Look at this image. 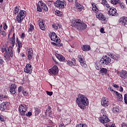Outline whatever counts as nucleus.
<instances>
[{
    "label": "nucleus",
    "instance_id": "f257e3e1",
    "mask_svg": "<svg viewBox=\"0 0 127 127\" xmlns=\"http://www.w3.org/2000/svg\"><path fill=\"white\" fill-rule=\"evenodd\" d=\"M76 103L82 110L86 109V106H89V99L81 94H79L76 98Z\"/></svg>",
    "mask_w": 127,
    "mask_h": 127
},
{
    "label": "nucleus",
    "instance_id": "f03ea898",
    "mask_svg": "<svg viewBox=\"0 0 127 127\" xmlns=\"http://www.w3.org/2000/svg\"><path fill=\"white\" fill-rule=\"evenodd\" d=\"M18 11L19 13H18ZM13 13L16 16V20L18 23H21L22 21H23V19L25 18V16H26V11L23 10H20L19 11V7L16 6L14 10Z\"/></svg>",
    "mask_w": 127,
    "mask_h": 127
},
{
    "label": "nucleus",
    "instance_id": "7ed1b4c3",
    "mask_svg": "<svg viewBox=\"0 0 127 127\" xmlns=\"http://www.w3.org/2000/svg\"><path fill=\"white\" fill-rule=\"evenodd\" d=\"M107 55L108 56H103L100 62L103 66H107V65H109V64L111 63V61H112L111 58L114 60H118V57L115 55L114 54L108 53ZM110 57H111V58H110Z\"/></svg>",
    "mask_w": 127,
    "mask_h": 127
},
{
    "label": "nucleus",
    "instance_id": "20e7f679",
    "mask_svg": "<svg viewBox=\"0 0 127 127\" xmlns=\"http://www.w3.org/2000/svg\"><path fill=\"white\" fill-rule=\"evenodd\" d=\"M71 25V26H75L77 30H78L80 32L84 31L87 28V24L84 22H81V20L77 19L72 20Z\"/></svg>",
    "mask_w": 127,
    "mask_h": 127
},
{
    "label": "nucleus",
    "instance_id": "39448f33",
    "mask_svg": "<svg viewBox=\"0 0 127 127\" xmlns=\"http://www.w3.org/2000/svg\"><path fill=\"white\" fill-rule=\"evenodd\" d=\"M10 43L11 44V46H9L8 48V53L9 54L10 57L12 58L13 57V51H12V48H13V46L15 44V33L13 34V36L10 38Z\"/></svg>",
    "mask_w": 127,
    "mask_h": 127
},
{
    "label": "nucleus",
    "instance_id": "423d86ee",
    "mask_svg": "<svg viewBox=\"0 0 127 127\" xmlns=\"http://www.w3.org/2000/svg\"><path fill=\"white\" fill-rule=\"evenodd\" d=\"M54 4L56 7L62 9L63 8H64L65 6H66L67 5V2H66V1L64 0H58L55 2Z\"/></svg>",
    "mask_w": 127,
    "mask_h": 127
},
{
    "label": "nucleus",
    "instance_id": "0eeeda50",
    "mask_svg": "<svg viewBox=\"0 0 127 127\" xmlns=\"http://www.w3.org/2000/svg\"><path fill=\"white\" fill-rule=\"evenodd\" d=\"M9 106H10V103L9 102L2 103L0 105V111L5 112L6 110H9Z\"/></svg>",
    "mask_w": 127,
    "mask_h": 127
},
{
    "label": "nucleus",
    "instance_id": "6e6552de",
    "mask_svg": "<svg viewBox=\"0 0 127 127\" xmlns=\"http://www.w3.org/2000/svg\"><path fill=\"white\" fill-rule=\"evenodd\" d=\"M96 17L102 21V23H107V18L101 12H97L95 14Z\"/></svg>",
    "mask_w": 127,
    "mask_h": 127
},
{
    "label": "nucleus",
    "instance_id": "1a4fd4ad",
    "mask_svg": "<svg viewBox=\"0 0 127 127\" xmlns=\"http://www.w3.org/2000/svg\"><path fill=\"white\" fill-rule=\"evenodd\" d=\"M26 110H27V107H26V105L24 104L20 105L18 111L20 112L21 116H25Z\"/></svg>",
    "mask_w": 127,
    "mask_h": 127
},
{
    "label": "nucleus",
    "instance_id": "9d476101",
    "mask_svg": "<svg viewBox=\"0 0 127 127\" xmlns=\"http://www.w3.org/2000/svg\"><path fill=\"white\" fill-rule=\"evenodd\" d=\"M59 72V69L57 65H54L52 68L49 70V73L51 75H57Z\"/></svg>",
    "mask_w": 127,
    "mask_h": 127
},
{
    "label": "nucleus",
    "instance_id": "9b49d317",
    "mask_svg": "<svg viewBox=\"0 0 127 127\" xmlns=\"http://www.w3.org/2000/svg\"><path fill=\"white\" fill-rule=\"evenodd\" d=\"M99 120L100 123L104 124V125H105V124H107V123H109V122H110L111 121L109 119L108 116L105 114H103L102 117L99 118Z\"/></svg>",
    "mask_w": 127,
    "mask_h": 127
},
{
    "label": "nucleus",
    "instance_id": "f8f14e48",
    "mask_svg": "<svg viewBox=\"0 0 127 127\" xmlns=\"http://www.w3.org/2000/svg\"><path fill=\"white\" fill-rule=\"evenodd\" d=\"M51 36L50 35V37L52 41H54L55 42H57V43H59L60 42V40H59V37L57 36L56 33L55 32H52L51 33Z\"/></svg>",
    "mask_w": 127,
    "mask_h": 127
},
{
    "label": "nucleus",
    "instance_id": "ddd939ff",
    "mask_svg": "<svg viewBox=\"0 0 127 127\" xmlns=\"http://www.w3.org/2000/svg\"><path fill=\"white\" fill-rule=\"evenodd\" d=\"M24 71L27 74H31L32 72V66L31 64H27L26 67L24 68Z\"/></svg>",
    "mask_w": 127,
    "mask_h": 127
},
{
    "label": "nucleus",
    "instance_id": "4468645a",
    "mask_svg": "<svg viewBox=\"0 0 127 127\" xmlns=\"http://www.w3.org/2000/svg\"><path fill=\"white\" fill-rule=\"evenodd\" d=\"M78 58L82 67H83V68H86V67H87V64H86L85 59H84V58H81L80 55H78Z\"/></svg>",
    "mask_w": 127,
    "mask_h": 127
},
{
    "label": "nucleus",
    "instance_id": "2eb2a0df",
    "mask_svg": "<svg viewBox=\"0 0 127 127\" xmlns=\"http://www.w3.org/2000/svg\"><path fill=\"white\" fill-rule=\"evenodd\" d=\"M9 88L10 93H11V94H13V95H14V94H15L16 93L15 89H16V85H15V84L14 83H12L10 86Z\"/></svg>",
    "mask_w": 127,
    "mask_h": 127
},
{
    "label": "nucleus",
    "instance_id": "dca6fc26",
    "mask_svg": "<svg viewBox=\"0 0 127 127\" xmlns=\"http://www.w3.org/2000/svg\"><path fill=\"white\" fill-rule=\"evenodd\" d=\"M108 13L110 15H112V16H116V15L118 14V13H117V9L115 8H110Z\"/></svg>",
    "mask_w": 127,
    "mask_h": 127
},
{
    "label": "nucleus",
    "instance_id": "f3484780",
    "mask_svg": "<svg viewBox=\"0 0 127 127\" xmlns=\"http://www.w3.org/2000/svg\"><path fill=\"white\" fill-rule=\"evenodd\" d=\"M55 55L57 59H58V60H59V61H60L61 62H64V61L66 60L65 57H64L62 55H60L59 54H58L57 53H55Z\"/></svg>",
    "mask_w": 127,
    "mask_h": 127
},
{
    "label": "nucleus",
    "instance_id": "a211bd4d",
    "mask_svg": "<svg viewBox=\"0 0 127 127\" xmlns=\"http://www.w3.org/2000/svg\"><path fill=\"white\" fill-rule=\"evenodd\" d=\"M1 52L2 53L5 52V53H4V57L5 58V59H8V60H10V57H9V55H8V53H7V51L6 50V48H5V47L1 49Z\"/></svg>",
    "mask_w": 127,
    "mask_h": 127
},
{
    "label": "nucleus",
    "instance_id": "6ab92c4d",
    "mask_svg": "<svg viewBox=\"0 0 127 127\" xmlns=\"http://www.w3.org/2000/svg\"><path fill=\"white\" fill-rule=\"evenodd\" d=\"M120 76L122 79H127V71L126 70H122L121 72L119 73Z\"/></svg>",
    "mask_w": 127,
    "mask_h": 127
},
{
    "label": "nucleus",
    "instance_id": "aec40b11",
    "mask_svg": "<svg viewBox=\"0 0 127 127\" xmlns=\"http://www.w3.org/2000/svg\"><path fill=\"white\" fill-rule=\"evenodd\" d=\"M120 23H122L125 26L127 24V17H122L119 20Z\"/></svg>",
    "mask_w": 127,
    "mask_h": 127
},
{
    "label": "nucleus",
    "instance_id": "412c9836",
    "mask_svg": "<svg viewBox=\"0 0 127 127\" xmlns=\"http://www.w3.org/2000/svg\"><path fill=\"white\" fill-rule=\"evenodd\" d=\"M101 105L103 107H108L110 105V103L109 101L106 100V98L103 97L101 100Z\"/></svg>",
    "mask_w": 127,
    "mask_h": 127
},
{
    "label": "nucleus",
    "instance_id": "4be33fe9",
    "mask_svg": "<svg viewBox=\"0 0 127 127\" xmlns=\"http://www.w3.org/2000/svg\"><path fill=\"white\" fill-rule=\"evenodd\" d=\"M32 56H33V51H32V48H30L27 54L28 60H31V59H32Z\"/></svg>",
    "mask_w": 127,
    "mask_h": 127
},
{
    "label": "nucleus",
    "instance_id": "5701e85b",
    "mask_svg": "<svg viewBox=\"0 0 127 127\" xmlns=\"http://www.w3.org/2000/svg\"><path fill=\"white\" fill-rule=\"evenodd\" d=\"M83 51H90L91 50V47L89 45H83L81 47Z\"/></svg>",
    "mask_w": 127,
    "mask_h": 127
},
{
    "label": "nucleus",
    "instance_id": "b1692460",
    "mask_svg": "<svg viewBox=\"0 0 127 127\" xmlns=\"http://www.w3.org/2000/svg\"><path fill=\"white\" fill-rule=\"evenodd\" d=\"M52 27L54 28V29H55V30H58V29H60L62 26H61V24H58V23H54L52 25Z\"/></svg>",
    "mask_w": 127,
    "mask_h": 127
},
{
    "label": "nucleus",
    "instance_id": "393cba45",
    "mask_svg": "<svg viewBox=\"0 0 127 127\" xmlns=\"http://www.w3.org/2000/svg\"><path fill=\"white\" fill-rule=\"evenodd\" d=\"M100 74H102V75H107V73H108V69L102 67L100 70L99 71Z\"/></svg>",
    "mask_w": 127,
    "mask_h": 127
},
{
    "label": "nucleus",
    "instance_id": "a878e982",
    "mask_svg": "<svg viewBox=\"0 0 127 127\" xmlns=\"http://www.w3.org/2000/svg\"><path fill=\"white\" fill-rule=\"evenodd\" d=\"M91 4L92 6V10L94 12H98V11H99V9H98V7H97V4L93 2Z\"/></svg>",
    "mask_w": 127,
    "mask_h": 127
},
{
    "label": "nucleus",
    "instance_id": "bb28decb",
    "mask_svg": "<svg viewBox=\"0 0 127 127\" xmlns=\"http://www.w3.org/2000/svg\"><path fill=\"white\" fill-rule=\"evenodd\" d=\"M39 26L40 28L42 30H45L46 28L45 24H44V23H43V22H40L39 23Z\"/></svg>",
    "mask_w": 127,
    "mask_h": 127
},
{
    "label": "nucleus",
    "instance_id": "cd10ccee",
    "mask_svg": "<svg viewBox=\"0 0 127 127\" xmlns=\"http://www.w3.org/2000/svg\"><path fill=\"white\" fill-rule=\"evenodd\" d=\"M115 92H116V96H117V99L118 101H123V95L119 93V92H118L117 91V92L115 91Z\"/></svg>",
    "mask_w": 127,
    "mask_h": 127
},
{
    "label": "nucleus",
    "instance_id": "c85d7f7f",
    "mask_svg": "<svg viewBox=\"0 0 127 127\" xmlns=\"http://www.w3.org/2000/svg\"><path fill=\"white\" fill-rule=\"evenodd\" d=\"M8 98V96L6 95L0 94V99H3L4 101H7Z\"/></svg>",
    "mask_w": 127,
    "mask_h": 127
},
{
    "label": "nucleus",
    "instance_id": "c756f323",
    "mask_svg": "<svg viewBox=\"0 0 127 127\" xmlns=\"http://www.w3.org/2000/svg\"><path fill=\"white\" fill-rule=\"evenodd\" d=\"M16 42H17L18 47L22 48V43H21V41H19L18 39V37H17L16 39Z\"/></svg>",
    "mask_w": 127,
    "mask_h": 127
},
{
    "label": "nucleus",
    "instance_id": "7c9ffc66",
    "mask_svg": "<svg viewBox=\"0 0 127 127\" xmlns=\"http://www.w3.org/2000/svg\"><path fill=\"white\" fill-rule=\"evenodd\" d=\"M35 109V115L38 116L40 114V109L38 108H34Z\"/></svg>",
    "mask_w": 127,
    "mask_h": 127
},
{
    "label": "nucleus",
    "instance_id": "2f4dec72",
    "mask_svg": "<svg viewBox=\"0 0 127 127\" xmlns=\"http://www.w3.org/2000/svg\"><path fill=\"white\" fill-rule=\"evenodd\" d=\"M66 64H67V65H68L69 66H70V67H72V66H75L76 65V63H74L73 64V62L70 61H66Z\"/></svg>",
    "mask_w": 127,
    "mask_h": 127
},
{
    "label": "nucleus",
    "instance_id": "473e14b6",
    "mask_svg": "<svg viewBox=\"0 0 127 127\" xmlns=\"http://www.w3.org/2000/svg\"><path fill=\"white\" fill-rule=\"evenodd\" d=\"M121 2V0H111V3L112 4H118V3H120Z\"/></svg>",
    "mask_w": 127,
    "mask_h": 127
},
{
    "label": "nucleus",
    "instance_id": "72a5a7b5",
    "mask_svg": "<svg viewBox=\"0 0 127 127\" xmlns=\"http://www.w3.org/2000/svg\"><path fill=\"white\" fill-rule=\"evenodd\" d=\"M37 10L39 12H41V11H42V7L40 6L39 4H38L37 5Z\"/></svg>",
    "mask_w": 127,
    "mask_h": 127
},
{
    "label": "nucleus",
    "instance_id": "f704fd0d",
    "mask_svg": "<svg viewBox=\"0 0 127 127\" xmlns=\"http://www.w3.org/2000/svg\"><path fill=\"white\" fill-rule=\"evenodd\" d=\"M75 4L77 8H79L80 9H83V8H84V6L80 4V3H76Z\"/></svg>",
    "mask_w": 127,
    "mask_h": 127
},
{
    "label": "nucleus",
    "instance_id": "c9c22d12",
    "mask_svg": "<svg viewBox=\"0 0 127 127\" xmlns=\"http://www.w3.org/2000/svg\"><path fill=\"white\" fill-rule=\"evenodd\" d=\"M113 112L115 114H116V113H119V112H120V109L118 107H114L113 109Z\"/></svg>",
    "mask_w": 127,
    "mask_h": 127
},
{
    "label": "nucleus",
    "instance_id": "e433bc0d",
    "mask_svg": "<svg viewBox=\"0 0 127 127\" xmlns=\"http://www.w3.org/2000/svg\"><path fill=\"white\" fill-rule=\"evenodd\" d=\"M76 127H87V126L86 124H79L76 125Z\"/></svg>",
    "mask_w": 127,
    "mask_h": 127
},
{
    "label": "nucleus",
    "instance_id": "4c0bfd02",
    "mask_svg": "<svg viewBox=\"0 0 127 127\" xmlns=\"http://www.w3.org/2000/svg\"><path fill=\"white\" fill-rule=\"evenodd\" d=\"M33 29H34V26L31 24L30 27L28 30L29 32H32V30H33Z\"/></svg>",
    "mask_w": 127,
    "mask_h": 127
},
{
    "label": "nucleus",
    "instance_id": "58836bf2",
    "mask_svg": "<svg viewBox=\"0 0 127 127\" xmlns=\"http://www.w3.org/2000/svg\"><path fill=\"white\" fill-rule=\"evenodd\" d=\"M42 9L45 10V11H48V7L46 5H45L43 7H42Z\"/></svg>",
    "mask_w": 127,
    "mask_h": 127
},
{
    "label": "nucleus",
    "instance_id": "ea45409f",
    "mask_svg": "<svg viewBox=\"0 0 127 127\" xmlns=\"http://www.w3.org/2000/svg\"><path fill=\"white\" fill-rule=\"evenodd\" d=\"M3 59H2V58L1 57H0V64L2 66H4V64H3Z\"/></svg>",
    "mask_w": 127,
    "mask_h": 127
},
{
    "label": "nucleus",
    "instance_id": "a19ab883",
    "mask_svg": "<svg viewBox=\"0 0 127 127\" xmlns=\"http://www.w3.org/2000/svg\"><path fill=\"white\" fill-rule=\"evenodd\" d=\"M40 3V5L41 7H43L44 6H45L46 4H45L43 1H39V4Z\"/></svg>",
    "mask_w": 127,
    "mask_h": 127
},
{
    "label": "nucleus",
    "instance_id": "79ce46f5",
    "mask_svg": "<svg viewBox=\"0 0 127 127\" xmlns=\"http://www.w3.org/2000/svg\"><path fill=\"white\" fill-rule=\"evenodd\" d=\"M124 101L126 105H127V93L124 95Z\"/></svg>",
    "mask_w": 127,
    "mask_h": 127
},
{
    "label": "nucleus",
    "instance_id": "37998d69",
    "mask_svg": "<svg viewBox=\"0 0 127 127\" xmlns=\"http://www.w3.org/2000/svg\"><path fill=\"white\" fill-rule=\"evenodd\" d=\"M46 94L48 95V96H52V95H53V92H50V91H46Z\"/></svg>",
    "mask_w": 127,
    "mask_h": 127
},
{
    "label": "nucleus",
    "instance_id": "c03bdc74",
    "mask_svg": "<svg viewBox=\"0 0 127 127\" xmlns=\"http://www.w3.org/2000/svg\"><path fill=\"white\" fill-rule=\"evenodd\" d=\"M3 25L4 30H5L6 29H7V25H6V23H4L3 24Z\"/></svg>",
    "mask_w": 127,
    "mask_h": 127
},
{
    "label": "nucleus",
    "instance_id": "a18cd8bd",
    "mask_svg": "<svg viewBox=\"0 0 127 127\" xmlns=\"http://www.w3.org/2000/svg\"><path fill=\"white\" fill-rule=\"evenodd\" d=\"M51 44H52L53 45H56V46H60V45H60V42L58 43V44H56L54 42H52Z\"/></svg>",
    "mask_w": 127,
    "mask_h": 127
},
{
    "label": "nucleus",
    "instance_id": "49530a36",
    "mask_svg": "<svg viewBox=\"0 0 127 127\" xmlns=\"http://www.w3.org/2000/svg\"><path fill=\"white\" fill-rule=\"evenodd\" d=\"M22 94L24 96H27V95H28V93H27V91H25L24 90L22 91Z\"/></svg>",
    "mask_w": 127,
    "mask_h": 127
},
{
    "label": "nucleus",
    "instance_id": "de8ad7c7",
    "mask_svg": "<svg viewBox=\"0 0 127 127\" xmlns=\"http://www.w3.org/2000/svg\"><path fill=\"white\" fill-rule=\"evenodd\" d=\"M103 5H105L107 8H110V5L108 3V2L105 3V4H102Z\"/></svg>",
    "mask_w": 127,
    "mask_h": 127
},
{
    "label": "nucleus",
    "instance_id": "09e8293b",
    "mask_svg": "<svg viewBox=\"0 0 127 127\" xmlns=\"http://www.w3.org/2000/svg\"><path fill=\"white\" fill-rule=\"evenodd\" d=\"M21 91H22V87L19 86L18 88V93H20V92H21Z\"/></svg>",
    "mask_w": 127,
    "mask_h": 127
},
{
    "label": "nucleus",
    "instance_id": "8fccbe9b",
    "mask_svg": "<svg viewBox=\"0 0 127 127\" xmlns=\"http://www.w3.org/2000/svg\"><path fill=\"white\" fill-rule=\"evenodd\" d=\"M47 113H48V114H49V116L51 117V116L52 115V111L49 110V111H47Z\"/></svg>",
    "mask_w": 127,
    "mask_h": 127
},
{
    "label": "nucleus",
    "instance_id": "3c124183",
    "mask_svg": "<svg viewBox=\"0 0 127 127\" xmlns=\"http://www.w3.org/2000/svg\"><path fill=\"white\" fill-rule=\"evenodd\" d=\"M24 37H25V34L22 33L21 35V38H22V39H24Z\"/></svg>",
    "mask_w": 127,
    "mask_h": 127
},
{
    "label": "nucleus",
    "instance_id": "603ef678",
    "mask_svg": "<svg viewBox=\"0 0 127 127\" xmlns=\"http://www.w3.org/2000/svg\"><path fill=\"white\" fill-rule=\"evenodd\" d=\"M32 115V113L31 112H28V113L26 114L27 117H30Z\"/></svg>",
    "mask_w": 127,
    "mask_h": 127
},
{
    "label": "nucleus",
    "instance_id": "864d4df0",
    "mask_svg": "<svg viewBox=\"0 0 127 127\" xmlns=\"http://www.w3.org/2000/svg\"><path fill=\"white\" fill-rule=\"evenodd\" d=\"M0 121H1V122H3V121H4V119H3V116H2V115H0Z\"/></svg>",
    "mask_w": 127,
    "mask_h": 127
},
{
    "label": "nucleus",
    "instance_id": "5fc2aeb1",
    "mask_svg": "<svg viewBox=\"0 0 127 127\" xmlns=\"http://www.w3.org/2000/svg\"><path fill=\"white\" fill-rule=\"evenodd\" d=\"M56 14L58 16H61V14H60V11H57L56 12Z\"/></svg>",
    "mask_w": 127,
    "mask_h": 127
},
{
    "label": "nucleus",
    "instance_id": "6e6d98bb",
    "mask_svg": "<svg viewBox=\"0 0 127 127\" xmlns=\"http://www.w3.org/2000/svg\"><path fill=\"white\" fill-rule=\"evenodd\" d=\"M104 31H105V30L104 29V28H101L100 29V32L101 33H105V32H104Z\"/></svg>",
    "mask_w": 127,
    "mask_h": 127
},
{
    "label": "nucleus",
    "instance_id": "4d7b16f0",
    "mask_svg": "<svg viewBox=\"0 0 127 127\" xmlns=\"http://www.w3.org/2000/svg\"><path fill=\"white\" fill-rule=\"evenodd\" d=\"M113 87H114V88H117V89H118V88H119V85L116 84H113Z\"/></svg>",
    "mask_w": 127,
    "mask_h": 127
},
{
    "label": "nucleus",
    "instance_id": "13d9d810",
    "mask_svg": "<svg viewBox=\"0 0 127 127\" xmlns=\"http://www.w3.org/2000/svg\"><path fill=\"white\" fill-rule=\"evenodd\" d=\"M48 111H51V107H50V106H48V109L46 110L47 113Z\"/></svg>",
    "mask_w": 127,
    "mask_h": 127
},
{
    "label": "nucleus",
    "instance_id": "bf43d9fd",
    "mask_svg": "<svg viewBox=\"0 0 127 127\" xmlns=\"http://www.w3.org/2000/svg\"><path fill=\"white\" fill-rule=\"evenodd\" d=\"M122 127H127L126 123H123L122 124Z\"/></svg>",
    "mask_w": 127,
    "mask_h": 127
},
{
    "label": "nucleus",
    "instance_id": "052dcab7",
    "mask_svg": "<svg viewBox=\"0 0 127 127\" xmlns=\"http://www.w3.org/2000/svg\"><path fill=\"white\" fill-rule=\"evenodd\" d=\"M106 2H107V0H102V4H106Z\"/></svg>",
    "mask_w": 127,
    "mask_h": 127
},
{
    "label": "nucleus",
    "instance_id": "680f3d73",
    "mask_svg": "<svg viewBox=\"0 0 127 127\" xmlns=\"http://www.w3.org/2000/svg\"><path fill=\"white\" fill-rule=\"evenodd\" d=\"M108 90H109V91H111L112 92H114V89H113L111 87H109L108 88Z\"/></svg>",
    "mask_w": 127,
    "mask_h": 127
},
{
    "label": "nucleus",
    "instance_id": "e2e57ef3",
    "mask_svg": "<svg viewBox=\"0 0 127 127\" xmlns=\"http://www.w3.org/2000/svg\"><path fill=\"white\" fill-rule=\"evenodd\" d=\"M95 68H96V70H100V69H101V67H100V66H98V65H97V66L95 67Z\"/></svg>",
    "mask_w": 127,
    "mask_h": 127
},
{
    "label": "nucleus",
    "instance_id": "0e129e2a",
    "mask_svg": "<svg viewBox=\"0 0 127 127\" xmlns=\"http://www.w3.org/2000/svg\"><path fill=\"white\" fill-rule=\"evenodd\" d=\"M120 5L121 7H122V8H125V6L124 5H123V3L120 4Z\"/></svg>",
    "mask_w": 127,
    "mask_h": 127
},
{
    "label": "nucleus",
    "instance_id": "69168bd1",
    "mask_svg": "<svg viewBox=\"0 0 127 127\" xmlns=\"http://www.w3.org/2000/svg\"><path fill=\"white\" fill-rule=\"evenodd\" d=\"M60 127H65V126H64V124L62 123L60 125Z\"/></svg>",
    "mask_w": 127,
    "mask_h": 127
},
{
    "label": "nucleus",
    "instance_id": "338daca9",
    "mask_svg": "<svg viewBox=\"0 0 127 127\" xmlns=\"http://www.w3.org/2000/svg\"><path fill=\"white\" fill-rule=\"evenodd\" d=\"M20 48H19V47H18L17 49L18 53H19V52H20Z\"/></svg>",
    "mask_w": 127,
    "mask_h": 127
},
{
    "label": "nucleus",
    "instance_id": "774afa93",
    "mask_svg": "<svg viewBox=\"0 0 127 127\" xmlns=\"http://www.w3.org/2000/svg\"><path fill=\"white\" fill-rule=\"evenodd\" d=\"M120 91L121 92H123V91H124V88L122 86H120Z\"/></svg>",
    "mask_w": 127,
    "mask_h": 127
}]
</instances>
